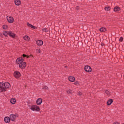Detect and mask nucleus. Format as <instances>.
Instances as JSON below:
<instances>
[{
    "label": "nucleus",
    "instance_id": "1",
    "mask_svg": "<svg viewBox=\"0 0 124 124\" xmlns=\"http://www.w3.org/2000/svg\"><path fill=\"white\" fill-rule=\"evenodd\" d=\"M30 109H31L32 111H36V112L40 111V108L37 105H32L30 107Z\"/></svg>",
    "mask_w": 124,
    "mask_h": 124
},
{
    "label": "nucleus",
    "instance_id": "2",
    "mask_svg": "<svg viewBox=\"0 0 124 124\" xmlns=\"http://www.w3.org/2000/svg\"><path fill=\"white\" fill-rule=\"evenodd\" d=\"M21 76L22 75L21 74V73L19 71H16L14 72V76L16 79H19Z\"/></svg>",
    "mask_w": 124,
    "mask_h": 124
},
{
    "label": "nucleus",
    "instance_id": "3",
    "mask_svg": "<svg viewBox=\"0 0 124 124\" xmlns=\"http://www.w3.org/2000/svg\"><path fill=\"white\" fill-rule=\"evenodd\" d=\"M5 87H4V83L0 82V92L5 91Z\"/></svg>",
    "mask_w": 124,
    "mask_h": 124
},
{
    "label": "nucleus",
    "instance_id": "4",
    "mask_svg": "<svg viewBox=\"0 0 124 124\" xmlns=\"http://www.w3.org/2000/svg\"><path fill=\"white\" fill-rule=\"evenodd\" d=\"M16 63H18V64H20L24 62V59L23 58H18L16 59Z\"/></svg>",
    "mask_w": 124,
    "mask_h": 124
},
{
    "label": "nucleus",
    "instance_id": "5",
    "mask_svg": "<svg viewBox=\"0 0 124 124\" xmlns=\"http://www.w3.org/2000/svg\"><path fill=\"white\" fill-rule=\"evenodd\" d=\"M7 20L8 22L10 23V24H12V23H13V21H14L13 17H12L10 16H7Z\"/></svg>",
    "mask_w": 124,
    "mask_h": 124
},
{
    "label": "nucleus",
    "instance_id": "6",
    "mask_svg": "<svg viewBox=\"0 0 124 124\" xmlns=\"http://www.w3.org/2000/svg\"><path fill=\"white\" fill-rule=\"evenodd\" d=\"M84 70H85L86 72H91V71H92V68L89 66H85L84 67Z\"/></svg>",
    "mask_w": 124,
    "mask_h": 124
},
{
    "label": "nucleus",
    "instance_id": "7",
    "mask_svg": "<svg viewBox=\"0 0 124 124\" xmlns=\"http://www.w3.org/2000/svg\"><path fill=\"white\" fill-rule=\"evenodd\" d=\"M36 44H37V45H38L39 46H41V45H43V41L41 40H38L36 41Z\"/></svg>",
    "mask_w": 124,
    "mask_h": 124
},
{
    "label": "nucleus",
    "instance_id": "8",
    "mask_svg": "<svg viewBox=\"0 0 124 124\" xmlns=\"http://www.w3.org/2000/svg\"><path fill=\"white\" fill-rule=\"evenodd\" d=\"M10 119L11 120V121H13L15 120V119H16V116L15 115L12 114L10 115Z\"/></svg>",
    "mask_w": 124,
    "mask_h": 124
},
{
    "label": "nucleus",
    "instance_id": "9",
    "mask_svg": "<svg viewBox=\"0 0 124 124\" xmlns=\"http://www.w3.org/2000/svg\"><path fill=\"white\" fill-rule=\"evenodd\" d=\"M36 103L37 105H41L42 103V99L39 98L36 100Z\"/></svg>",
    "mask_w": 124,
    "mask_h": 124
},
{
    "label": "nucleus",
    "instance_id": "10",
    "mask_svg": "<svg viewBox=\"0 0 124 124\" xmlns=\"http://www.w3.org/2000/svg\"><path fill=\"white\" fill-rule=\"evenodd\" d=\"M14 2L16 5H17V6H19V5L21 4V1H20V0H15Z\"/></svg>",
    "mask_w": 124,
    "mask_h": 124
},
{
    "label": "nucleus",
    "instance_id": "11",
    "mask_svg": "<svg viewBox=\"0 0 124 124\" xmlns=\"http://www.w3.org/2000/svg\"><path fill=\"white\" fill-rule=\"evenodd\" d=\"M4 121L5 123H6L7 124H8V123H9V122H10V118H9V117H5L4 118Z\"/></svg>",
    "mask_w": 124,
    "mask_h": 124
},
{
    "label": "nucleus",
    "instance_id": "12",
    "mask_svg": "<svg viewBox=\"0 0 124 124\" xmlns=\"http://www.w3.org/2000/svg\"><path fill=\"white\" fill-rule=\"evenodd\" d=\"M68 79L70 82H74V81H75V78H74V77L70 76Z\"/></svg>",
    "mask_w": 124,
    "mask_h": 124
},
{
    "label": "nucleus",
    "instance_id": "13",
    "mask_svg": "<svg viewBox=\"0 0 124 124\" xmlns=\"http://www.w3.org/2000/svg\"><path fill=\"white\" fill-rule=\"evenodd\" d=\"M5 90L10 87V84L8 82H5L4 83Z\"/></svg>",
    "mask_w": 124,
    "mask_h": 124
},
{
    "label": "nucleus",
    "instance_id": "14",
    "mask_svg": "<svg viewBox=\"0 0 124 124\" xmlns=\"http://www.w3.org/2000/svg\"><path fill=\"white\" fill-rule=\"evenodd\" d=\"M27 25L28 27H30V28H31L32 29H34L35 30L36 29V27L29 23L28 22L27 23Z\"/></svg>",
    "mask_w": 124,
    "mask_h": 124
},
{
    "label": "nucleus",
    "instance_id": "15",
    "mask_svg": "<svg viewBox=\"0 0 124 124\" xmlns=\"http://www.w3.org/2000/svg\"><path fill=\"white\" fill-rule=\"evenodd\" d=\"M113 99H110L107 102V105H111L113 103Z\"/></svg>",
    "mask_w": 124,
    "mask_h": 124
},
{
    "label": "nucleus",
    "instance_id": "16",
    "mask_svg": "<svg viewBox=\"0 0 124 124\" xmlns=\"http://www.w3.org/2000/svg\"><path fill=\"white\" fill-rule=\"evenodd\" d=\"M8 34L9 35V36H10L11 37H12V38H14L15 37V34L9 31L8 32Z\"/></svg>",
    "mask_w": 124,
    "mask_h": 124
},
{
    "label": "nucleus",
    "instance_id": "17",
    "mask_svg": "<svg viewBox=\"0 0 124 124\" xmlns=\"http://www.w3.org/2000/svg\"><path fill=\"white\" fill-rule=\"evenodd\" d=\"M120 9H121V8L119 7V6H116L114 8V11L115 12H116L117 11H120Z\"/></svg>",
    "mask_w": 124,
    "mask_h": 124
},
{
    "label": "nucleus",
    "instance_id": "18",
    "mask_svg": "<svg viewBox=\"0 0 124 124\" xmlns=\"http://www.w3.org/2000/svg\"><path fill=\"white\" fill-rule=\"evenodd\" d=\"M10 103L12 104H15V103H16V100L15 99H11L10 100Z\"/></svg>",
    "mask_w": 124,
    "mask_h": 124
},
{
    "label": "nucleus",
    "instance_id": "19",
    "mask_svg": "<svg viewBox=\"0 0 124 124\" xmlns=\"http://www.w3.org/2000/svg\"><path fill=\"white\" fill-rule=\"evenodd\" d=\"M100 31L104 32V31H106V29L104 27H101L100 28Z\"/></svg>",
    "mask_w": 124,
    "mask_h": 124
},
{
    "label": "nucleus",
    "instance_id": "20",
    "mask_svg": "<svg viewBox=\"0 0 124 124\" xmlns=\"http://www.w3.org/2000/svg\"><path fill=\"white\" fill-rule=\"evenodd\" d=\"M42 31L44 32H49V29H48V28H43L42 29Z\"/></svg>",
    "mask_w": 124,
    "mask_h": 124
},
{
    "label": "nucleus",
    "instance_id": "21",
    "mask_svg": "<svg viewBox=\"0 0 124 124\" xmlns=\"http://www.w3.org/2000/svg\"><path fill=\"white\" fill-rule=\"evenodd\" d=\"M3 35H4V36H5L6 37H7V36H8L9 34L7 32V31H4L3 32Z\"/></svg>",
    "mask_w": 124,
    "mask_h": 124
},
{
    "label": "nucleus",
    "instance_id": "22",
    "mask_svg": "<svg viewBox=\"0 0 124 124\" xmlns=\"http://www.w3.org/2000/svg\"><path fill=\"white\" fill-rule=\"evenodd\" d=\"M110 9H111L110 7H105V10L108 11V10H110Z\"/></svg>",
    "mask_w": 124,
    "mask_h": 124
},
{
    "label": "nucleus",
    "instance_id": "23",
    "mask_svg": "<svg viewBox=\"0 0 124 124\" xmlns=\"http://www.w3.org/2000/svg\"><path fill=\"white\" fill-rule=\"evenodd\" d=\"M19 66L20 68H25V67L23 66V65L22 63L19 64Z\"/></svg>",
    "mask_w": 124,
    "mask_h": 124
},
{
    "label": "nucleus",
    "instance_id": "24",
    "mask_svg": "<svg viewBox=\"0 0 124 124\" xmlns=\"http://www.w3.org/2000/svg\"><path fill=\"white\" fill-rule=\"evenodd\" d=\"M23 58H27V59L30 58V56H28L26 54H23Z\"/></svg>",
    "mask_w": 124,
    "mask_h": 124
},
{
    "label": "nucleus",
    "instance_id": "25",
    "mask_svg": "<svg viewBox=\"0 0 124 124\" xmlns=\"http://www.w3.org/2000/svg\"><path fill=\"white\" fill-rule=\"evenodd\" d=\"M105 93H106V94H110V92H109V91L108 90H105Z\"/></svg>",
    "mask_w": 124,
    "mask_h": 124
},
{
    "label": "nucleus",
    "instance_id": "26",
    "mask_svg": "<svg viewBox=\"0 0 124 124\" xmlns=\"http://www.w3.org/2000/svg\"><path fill=\"white\" fill-rule=\"evenodd\" d=\"M23 38H24V40H28V38H29V36H24Z\"/></svg>",
    "mask_w": 124,
    "mask_h": 124
},
{
    "label": "nucleus",
    "instance_id": "27",
    "mask_svg": "<svg viewBox=\"0 0 124 124\" xmlns=\"http://www.w3.org/2000/svg\"><path fill=\"white\" fill-rule=\"evenodd\" d=\"M67 93H69L70 94H71V90H68L67 91Z\"/></svg>",
    "mask_w": 124,
    "mask_h": 124
},
{
    "label": "nucleus",
    "instance_id": "28",
    "mask_svg": "<svg viewBox=\"0 0 124 124\" xmlns=\"http://www.w3.org/2000/svg\"><path fill=\"white\" fill-rule=\"evenodd\" d=\"M3 29H4V30H6V29H7V26L3 25Z\"/></svg>",
    "mask_w": 124,
    "mask_h": 124
},
{
    "label": "nucleus",
    "instance_id": "29",
    "mask_svg": "<svg viewBox=\"0 0 124 124\" xmlns=\"http://www.w3.org/2000/svg\"><path fill=\"white\" fill-rule=\"evenodd\" d=\"M123 39H124V38L122 37H120V38H119V41H120L121 42H122V41H123Z\"/></svg>",
    "mask_w": 124,
    "mask_h": 124
},
{
    "label": "nucleus",
    "instance_id": "30",
    "mask_svg": "<svg viewBox=\"0 0 124 124\" xmlns=\"http://www.w3.org/2000/svg\"><path fill=\"white\" fill-rule=\"evenodd\" d=\"M21 63L22 64V65H23L24 68H25L26 67V62H22Z\"/></svg>",
    "mask_w": 124,
    "mask_h": 124
},
{
    "label": "nucleus",
    "instance_id": "31",
    "mask_svg": "<svg viewBox=\"0 0 124 124\" xmlns=\"http://www.w3.org/2000/svg\"><path fill=\"white\" fill-rule=\"evenodd\" d=\"M43 89H44V90H48V89H49V88L47 87V86H44V87H43Z\"/></svg>",
    "mask_w": 124,
    "mask_h": 124
},
{
    "label": "nucleus",
    "instance_id": "32",
    "mask_svg": "<svg viewBox=\"0 0 124 124\" xmlns=\"http://www.w3.org/2000/svg\"><path fill=\"white\" fill-rule=\"evenodd\" d=\"M76 9H77V10H80V7L77 6L76 7Z\"/></svg>",
    "mask_w": 124,
    "mask_h": 124
},
{
    "label": "nucleus",
    "instance_id": "33",
    "mask_svg": "<svg viewBox=\"0 0 124 124\" xmlns=\"http://www.w3.org/2000/svg\"><path fill=\"white\" fill-rule=\"evenodd\" d=\"M81 94H82V92H79L78 93V95H81Z\"/></svg>",
    "mask_w": 124,
    "mask_h": 124
},
{
    "label": "nucleus",
    "instance_id": "34",
    "mask_svg": "<svg viewBox=\"0 0 124 124\" xmlns=\"http://www.w3.org/2000/svg\"><path fill=\"white\" fill-rule=\"evenodd\" d=\"M15 116H16V117L18 118V117H19V115L18 114H16V115H15Z\"/></svg>",
    "mask_w": 124,
    "mask_h": 124
},
{
    "label": "nucleus",
    "instance_id": "35",
    "mask_svg": "<svg viewBox=\"0 0 124 124\" xmlns=\"http://www.w3.org/2000/svg\"><path fill=\"white\" fill-rule=\"evenodd\" d=\"M37 53H40V49H37Z\"/></svg>",
    "mask_w": 124,
    "mask_h": 124
},
{
    "label": "nucleus",
    "instance_id": "36",
    "mask_svg": "<svg viewBox=\"0 0 124 124\" xmlns=\"http://www.w3.org/2000/svg\"><path fill=\"white\" fill-rule=\"evenodd\" d=\"M114 124H120V123L119 122H115L114 123Z\"/></svg>",
    "mask_w": 124,
    "mask_h": 124
},
{
    "label": "nucleus",
    "instance_id": "37",
    "mask_svg": "<svg viewBox=\"0 0 124 124\" xmlns=\"http://www.w3.org/2000/svg\"><path fill=\"white\" fill-rule=\"evenodd\" d=\"M101 45L102 46H103V45H104V44L103 43H101Z\"/></svg>",
    "mask_w": 124,
    "mask_h": 124
},
{
    "label": "nucleus",
    "instance_id": "38",
    "mask_svg": "<svg viewBox=\"0 0 124 124\" xmlns=\"http://www.w3.org/2000/svg\"><path fill=\"white\" fill-rule=\"evenodd\" d=\"M78 84H79V83H78V82H77L75 83V85H78Z\"/></svg>",
    "mask_w": 124,
    "mask_h": 124
},
{
    "label": "nucleus",
    "instance_id": "39",
    "mask_svg": "<svg viewBox=\"0 0 124 124\" xmlns=\"http://www.w3.org/2000/svg\"><path fill=\"white\" fill-rule=\"evenodd\" d=\"M30 57H32V55H30Z\"/></svg>",
    "mask_w": 124,
    "mask_h": 124
},
{
    "label": "nucleus",
    "instance_id": "40",
    "mask_svg": "<svg viewBox=\"0 0 124 124\" xmlns=\"http://www.w3.org/2000/svg\"><path fill=\"white\" fill-rule=\"evenodd\" d=\"M123 124H124V123Z\"/></svg>",
    "mask_w": 124,
    "mask_h": 124
}]
</instances>
